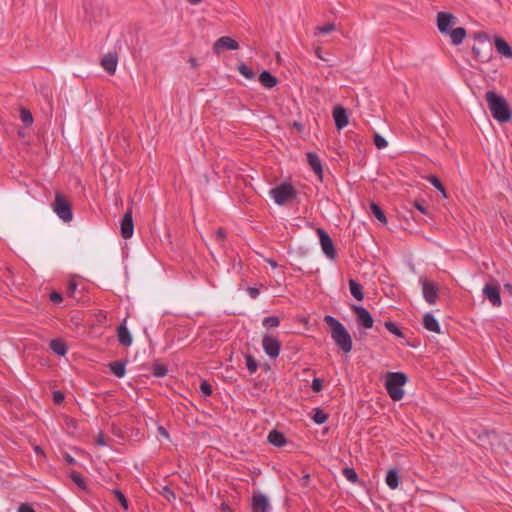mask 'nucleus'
I'll use <instances>...</instances> for the list:
<instances>
[{
	"instance_id": "obj_1",
	"label": "nucleus",
	"mask_w": 512,
	"mask_h": 512,
	"mask_svg": "<svg viewBox=\"0 0 512 512\" xmlns=\"http://www.w3.org/2000/svg\"><path fill=\"white\" fill-rule=\"evenodd\" d=\"M324 321L327 323L331 338L338 349L344 354L350 353L352 351L353 342L345 326L331 315H326Z\"/></svg>"
},
{
	"instance_id": "obj_2",
	"label": "nucleus",
	"mask_w": 512,
	"mask_h": 512,
	"mask_svg": "<svg viewBox=\"0 0 512 512\" xmlns=\"http://www.w3.org/2000/svg\"><path fill=\"white\" fill-rule=\"evenodd\" d=\"M485 99L494 119L500 123L510 121L512 118L511 110L507 101L502 96H499L494 91H488L485 94Z\"/></svg>"
},
{
	"instance_id": "obj_3",
	"label": "nucleus",
	"mask_w": 512,
	"mask_h": 512,
	"mask_svg": "<svg viewBox=\"0 0 512 512\" xmlns=\"http://www.w3.org/2000/svg\"><path fill=\"white\" fill-rule=\"evenodd\" d=\"M408 377L403 372H389L386 375L385 388L388 395L394 401H399L404 396L403 386L407 383Z\"/></svg>"
},
{
	"instance_id": "obj_4",
	"label": "nucleus",
	"mask_w": 512,
	"mask_h": 512,
	"mask_svg": "<svg viewBox=\"0 0 512 512\" xmlns=\"http://www.w3.org/2000/svg\"><path fill=\"white\" fill-rule=\"evenodd\" d=\"M473 38L478 43V46L472 47L474 57L481 63L489 62L493 58V47L489 36L485 32H476Z\"/></svg>"
},
{
	"instance_id": "obj_5",
	"label": "nucleus",
	"mask_w": 512,
	"mask_h": 512,
	"mask_svg": "<svg viewBox=\"0 0 512 512\" xmlns=\"http://www.w3.org/2000/svg\"><path fill=\"white\" fill-rule=\"evenodd\" d=\"M83 9L85 13L84 20L88 23H101L107 16L100 0H84Z\"/></svg>"
},
{
	"instance_id": "obj_6",
	"label": "nucleus",
	"mask_w": 512,
	"mask_h": 512,
	"mask_svg": "<svg viewBox=\"0 0 512 512\" xmlns=\"http://www.w3.org/2000/svg\"><path fill=\"white\" fill-rule=\"evenodd\" d=\"M53 210L64 222H70L73 218L72 206L69 200L60 192H56Z\"/></svg>"
},
{
	"instance_id": "obj_7",
	"label": "nucleus",
	"mask_w": 512,
	"mask_h": 512,
	"mask_svg": "<svg viewBox=\"0 0 512 512\" xmlns=\"http://www.w3.org/2000/svg\"><path fill=\"white\" fill-rule=\"evenodd\" d=\"M270 194L278 205H283L287 201L292 200L296 197V190L292 184L283 182L280 185L272 188Z\"/></svg>"
},
{
	"instance_id": "obj_8",
	"label": "nucleus",
	"mask_w": 512,
	"mask_h": 512,
	"mask_svg": "<svg viewBox=\"0 0 512 512\" xmlns=\"http://www.w3.org/2000/svg\"><path fill=\"white\" fill-rule=\"evenodd\" d=\"M482 292L493 306L499 307L502 304L500 286L495 280L486 283Z\"/></svg>"
},
{
	"instance_id": "obj_9",
	"label": "nucleus",
	"mask_w": 512,
	"mask_h": 512,
	"mask_svg": "<svg viewBox=\"0 0 512 512\" xmlns=\"http://www.w3.org/2000/svg\"><path fill=\"white\" fill-rule=\"evenodd\" d=\"M262 346L265 353L270 358L275 359L278 357L281 349V342L276 337L269 334L264 335L262 340Z\"/></svg>"
},
{
	"instance_id": "obj_10",
	"label": "nucleus",
	"mask_w": 512,
	"mask_h": 512,
	"mask_svg": "<svg viewBox=\"0 0 512 512\" xmlns=\"http://www.w3.org/2000/svg\"><path fill=\"white\" fill-rule=\"evenodd\" d=\"M353 311L356 314V322L359 326L370 329L373 327L374 320L370 312L363 306H354Z\"/></svg>"
},
{
	"instance_id": "obj_11",
	"label": "nucleus",
	"mask_w": 512,
	"mask_h": 512,
	"mask_svg": "<svg viewBox=\"0 0 512 512\" xmlns=\"http://www.w3.org/2000/svg\"><path fill=\"white\" fill-rule=\"evenodd\" d=\"M420 282L422 284L423 297L426 302L430 305L435 304L438 299V286L426 279H421Z\"/></svg>"
},
{
	"instance_id": "obj_12",
	"label": "nucleus",
	"mask_w": 512,
	"mask_h": 512,
	"mask_svg": "<svg viewBox=\"0 0 512 512\" xmlns=\"http://www.w3.org/2000/svg\"><path fill=\"white\" fill-rule=\"evenodd\" d=\"M238 48L239 44L236 40L229 36H222L214 42L212 49L215 54L219 55L224 49L237 50Z\"/></svg>"
},
{
	"instance_id": "obj_13",
	"label": "nucleus",
	"mask_w": 512,
	"mask_h": 512,
	"mask_svg": "<svg viewBox=\"0 0 512 512\" xmlns=\"http://www.w3.org/2000/svg\"><path fill=\"white\" fill-rule=\"evenodd\" d=\"M134 232V222L132 218V209H128L120 223V233L124 239L132 237Z\"/></svg>"
},
{
	"instance_id": "obj_14",
	"label": "nucleus",
	"mask_w": 512,
	"mask_h": 512,
	"mask_svg": "<svg viewBox=\"0 0 512 512\" xmlns=\"http://www.w3.org/2000/svg\"><path fill=\"white\" fill-rule=\"evenodd\" d=\"M322 252L332 261L338 257L335 245L327 232L322 230Z\"/></svg>"
},
{
	"instance_id": "obj_15",
	"label": "nucleus",
	"mask_w": 512,
	"mask_h": 512,
	"mask_svg": "<svg viewBox=\"0 0 512 512\" xmlns=\"http://www.w3.org/2000/svg\"><path fill=\"white\" fill-rule=\"evenodd\" d=\"M332 116L338 130H342L349 123L346 109L341 105H336L333 109Z\"/></svg>"
},
{
	"instance_id": "obj_16",
	"label": "nucleus",
	"mask_w": 512,
	"mask_h": 512,
	"mask_svg": "<svg viewBox=\"0 0 512 512\" xmlns=\"http://www.w3.org/2000/svg\"><path fill=\"white\" fill-rule=\"evenodd\" d=\"M118 63V55L116 52H109L101 59V66L108 74H114Z\"/></svg>"
},
{
	"instance_id": "obj_17",
	"label": "nucleus",
	"mask_w": 512,
	"mask_h": 512,
	"mask_svg": "<svg viewBox=\"0 0 512 512\" xmlns=\"http://www.w3.org/2000/svg\"><path fill=\"white\" fill-rule=\"evenodd\" d=\"M252 510L253 512H270L268 498L261 493L254 495L252 498Z\"/></svg>"
},
{
	"instance_id": "obj_18",
	"label": "nucleus",
	"mask_w": 512,
	"mask_h": 512,
	"mask_svg": "<svg viewBox=\"0 0 512 512\" xmlns=\"http://www.w3.org/2000/svg\"><path fill=\"white\" fill-rule=\"evenodd\" d=\"M454 17L449 12H439L437 15V26L441 33H449Z\"/></svg>"
},
{
	"instance_id": "obj_19",
	"label": "nucleus",
	"mask_w": 512,
	"mask_h": 512,
	"mask_svg": "<svg viewBox=\"0 0 512 512\" xmlns=\"http://www.w3.org/2000/svg\"><path fill=\"white\" fill-rule=\"evenodd\" d=\"M494 44L497 52L501 56L505 58H512V48L505 39L500 36H495Z\"/></svg>"
},
{
	"instance_id": "obj_20",
	"label": "nucleus",
	"mask_w": 512,
	"mask_h": 512,
	"mask_svg": "<svg viewBox=\"0 0 512 512\" xmlns=\"http://www.w3.org/2000/svg\"><path fill=\"white\" fill-rule=\"evenodd\" d=\"M117 337L119 343L125 347H128L132 344V336L125 323H122L118 326Z\"/></svg>"
},
{
	"instance_id": "obj_21",
	"label": "nucleus",
	"mask_w": 512,
	"mask_h": 512,
	"mask_svg": "<svg viewBox=\"0 0 512 512\" xmlns=\"http://www.w3.org/2000/svg\"><path fill=\"white\" fill-rule=\"evenodd\" d=\"M259 82L265 88L271 89L277 85L278 79L269 71L264 70L259 75Z\"/></svg>"
},
{
	"instance_id": "obj_22",
	"label": "nucleus",
	"mask_w": 512,
	"mask_h": 512,
	"mask_svg": "<svg viewBox=\"0 0 512 512\" xmlns=\"http://www.w3.org/2000/svg\"><path fill=\"white\" fill-rule=\"evenodd\" d=\"M423 325L429 331L440 333V325L432 313H426L424 315Z\"/></svg>"
},
{
	"instance_id": "obj_23",
	"label": "nucleus",
	"mask_w": 512,
	"mask_h": 512,
	"mask_svg": "<svg viewBox=\"0 0 512 512\" xmlns=\"http://www.w3.org/2000/svg\"><path fill=\"white\" fill-rule=\"evenodd\" d=\"M50 349L59 356H65L67 353V345L60 338L52 339L49 344Z\"/></svg>"
},
{
	"instance_id": "obj_24",
	"label": "nucleus",
	"mask_w": 512,
	"mask_h": 512,
	"mask_svg": "<svg viewBox=\"0 0 512 512\" xmlns=\"http://www.w3.org/2000/svg\"><path fill=\"white\" fill-rule=\"evenodd\" d=\"M126 362L127 361H123V360L110 362L108 364V367L113 375H115L118 378H122L126 373V369H125Z\"/></svg>"
},
{
	"instance_id": "obj_25",
	"label": "nucleus",
	"mask_w": 512,
	"mask_h": 512,
	"mask_svg": "<svg viewBox=\"0 0 512 512\" xmlns=\"http://www.w3.org/2000/svg\"><path fill=\"white\" fill-rule=\"evenodd\" d=\"M268 442L276 447H282L286 443V438L282 432L272 430L268 435Z\"/></svg>"
},
{
	"instance_id": "obj_26",
	"label": "nucleus",
	"mask_w": 512,
	"mask_h": 512,
	"mask_svg": "<svg viewBox=\"0 0 512 512\" xmlns=\"http://www.w3.org/2000/svg\"><path fill=\"white\" fill-rule=\"evenodd\" d=\"M466 37V30L463 27H457L450 32V38L453 45H460Z\"/></svg>"
},
{
	"instance_id": "obj_27",
	"label": "nucleus",
	"mask_w": 512,
	"mask_h": 512,
	"mask_svg": "<svg viewBox=\"0 0 512 512\" xmlns=\"http://www.w3.org/2000/svg\"><path fill=\"white\" fill-rule=\"evenodd\" d=\"M349 288H350V292H351L352 296L356 300H358V301L363 300V298H364L363 288L358 282H356L354 279H350L349 280Z\"/></svg>"
},
{
	"instance_id": "obj_28",
	"label": "nucleus",
	"mask_w": 512,
	"mask_h": 512,
	"mask_svg": "<svg viewBox=\"0 0 512 512\" xmlns=\"http://www.w3.org/2000/svg\"><path fill=\"white\" fill-rule=\"evenodd\" d=\"M386 484L391 489H396L399 485V473L396 469H390L386 474Z\"/></svg>"
},
{
	"instance_id": "obj_29",
	"label": "nucleus",
	"mask_w": 512,
	"mask_h": 512,
	"mask_svg": "<svg viewBox=\"0 0 512 512\" xmlns=\"http://www.w3.org/2000/svg\"><path fill=\"white\" fill-rule=\"evenodd\" d=\"M307 161L315 174L320 178V158L315 152L307 153Z\"/></svg>"
},
{
	"instance_id": "obj_30",
	"label": "nucleus",
	"mask_w": 512,
	"mask_h": 512,
	"mask_svg": "<svg viewBox=\"0 0 512 512\" xmlns=\"http://www.w3.org/2000/svg\"><path fill=\"white\" fill-rule=\"evenodd\" d=\"M151 371H152V374L158 378L164 377L168 373L167 366L160 363L158 360H155L153 362V364L151 366Z\"/></svg>"
},
{
	"instance_id": "obj_31",
	"label": "nucleus",
	"mask_w": 512,
	"mask_h": 512,
	"mask_svg": "<svg viewBox=\"0 0 512 512\" xmlns=\"http://www.w3.org/2000/svg\"><path fill=\"white\" fill-rule=\"evenodd\" d=\"M427 180L431 183V185L436 189L438 190L442 196L444 198H448V195H447V192H446V189L444 187V185L442 184V182L439 180V178L435 175H429L427 177Z\"/></svg>"
},
{
	"instance_id": "obj_32",
	"label": "nucleus",
	"mask_w": 512,
	"mask_h": 512,
	"mask_svg": "<svg viewBox=\"0 0 512 512\" xmlns=\"http://www.w3.org/2000/svg\"><path fill=\"white\" fill-rule=\"evenodd\" d=\"M370 209L372 214L382 223L387 224V218L385 216L384 211L381 209V207L376 204L375 202L370 203Z\"/></svg>"
},
{
	"instance_id": "obj_33",
	"label": "nucleus",
	"mask_w": 512,
	"mask_h": 512,
	"mask_svg": "<svg viewBox=\"0 0 512 512\" xmlns=\"http://www.w3.org/2000/svg\"><path fill=\"white\" fill-rule=\"evenodd\" d=\"M70 478L80 489L87 490L86 482H85L83 476L79 472L72 471L70 473Z\"/></svg>"
},
{
	"instance_id": "obj_34",
	"label": "nucleus",
	"mask_w": 512,
	"mask_h": 512,
	"mask_svg": "<svg viewBox=\"0 0 512 512\" xmlns=\"http://www.w3.org/2000/svg\"><path fill=\"white\" fill-rule=\"evenodd\" d=\"M238 71L246 79L251 80V79H254V77H255V73L253 72V70L249 66H247L245 63L239 64Z\"/></svg>"
},
{
	"instance_id": "obj_35",
	"label": "nucleus",
	"mask_w": 512,
	"mask_h": 512,
	"mask_svg": "<svg viewBox=\"0 0 512 512\" xmlns=\"http://www.w3.org/2000/svg\"><path fill=\"white\" fill-rule=\"evenodd\" d=\"M246 367L248 371L253 374L257 371L258 363L251 354H245Z\"/></svg>"
},
{
	"instance_id": "obj_36",
	"label": "nucleus",
	"mask_w": 512,
	"mask_h": 512,
	"mask_svg": "<svg viewBox=\"0 0 512 512\" xmlns=\"http://www.w3.org/2000/svg\"><path fill=\"white\" fill-rule=\"evenodd\" d=\"M342 472H343L344 477L348 481H350L352 483H357L359 481L358 475L353 468L346 467L342 470Z\"/></svg>"
},
{
	"instance_id": "obj_37",
	"label": "nucleus",
	"mask_w": 512,
	"mask_h": 512,
	"mask_svg": "<svg viewBox=\"0 0 512 512\" xmlns=\"http://www.w3.org/2000/svg\"><path fill=\"white\" fill-rule=\"evenodd\" d=\"M20 118L25 126H30L33 123V116L31 114V112L25 108H21Z\"/></svg>"
},
{
	"instance_id": "obj_38",
	"label": "nucleus",
	"mask_w": 512,
	"mask_h": 512,
	"mask_svg": "<svg viewBox=\"0 0 512 512\" xmlns=\"http://www.w3.org/2000/svg\"><path fill=\"white\" fill-rule=\"evenodd\" d=\"M280 320L277 316H268L263 319V326L267 329L279 326Z\"/></svg>"
},
{
	"instance_id": "obj_39",
	"label": "nucleus",
	"mask_w": 512,
	"mask_h": 512,
	"mask_svg": "<svg viewBox=\"0 0 512 512\" xmlns=\"http://www.w3.org/2000/svg\"><path fill=\"white\" fill-rule=\"evenodd\" d=\"M384 325H385L386 329L389 332H391L392 334H394L395 336H397L399 338L404 337V334L402 333V331L398 328V326L394 322L386 321Z\"/></svg>"
},
{
	"instance_id": "obj_40",
	"label": "nucleus",
	"mask_w": 512,
	"mask_h": 512,
	"mask_svg": "<svg viewBox=\"0 0 512 512\" xmlns=\"http://www.w3.org/2000/svg\"><path fill=\"white\" fill-rule=\"evenodd\" d=\"M160 494L169 502H172L176 499L175 493L168 486H163Z\"/></svg>"
},
{
	"instance_id": "obj_41",
	"label": "nucleus",
	"mask_w": 512,
	"mask_h": 512,
	"mask_svg": "<svg viewBox=\"0 0 512 512\" xmlns=\"http://www.w3.org/2000/svg\"><path fill=\"white\" fill-rule=\"evenodd\" d=\"M113 493H114L115 497L117 498V500L119 501L121 507L124 510H128L129 505H128V501H127L125 495L120 490H114Z\"/></svg>"
},
{
	"instance_id": "obj_42",
	"label": "nucleus",
	"mask_w": 512,
	"mask_h": 512,
	"mask_svg": "<svg viewBox=\"0 0 512 512\" xmlns=\"http://www.w3.org/2000/svg\"><path fill=\"white\" fill-rule=\"evenodd\" d=\"M374 144L378 149H383V148L387 147L388 142L386 141V139L383 136H381L378 133H375Z\"/></svg>"
},
{
	"instance_id": "obj_43",
	"label": "nucleus",
	"mask_w": 512,
	"mask_h": 512,
	"mask_svg": "<svg viewBox=\"0 0 512 512\" xmlns=\"http://www.w3.org/2000/svg\"><path fill=\"white\" fill-rule=\"evenodd\" d=\"M200 391L205 396H210V395H212V392H213L211 384L206 380H203L201 382Z\"/></svg>"
},
{
	"instance_id": "obj_44",
	"label": "nucleus",
	"mask_w": 512,
	"mask_h": 512,
	"mask_svg": "<svg viewBox=\"0 0 512 512\" xmlns=\"http://www.w3.org/2000/svg\"><path fill=\"white\" fill-rule=\"evenodd\" d=\"M64 399H65V396L61 391L56 390L53 392V402L55 404H57V405L62 404Z\"/></svg>"
},
{
	"instance_id": "obj_45",
	"label": "nucleus",
	"mask_w": 512,
	"mask_h": 512,
	"mask_svg": "<svg viewBox=\"0 0 512 512\" xmlns=\"http://www.w3.org/2000/svg\"><path fill=\"white\" fill-rule=\"evenodd\" d=\"M77 286H78V284H77V282L75 280H70L68 282L67 295L69 297H73L74 296V293H75V291L77 289Z\"/></svg>"
},
{
	"instance_id": "obj_46",
	"label": "nucleus",
	"mask_w": 512,
	"mask_h": 512,
	"mask_svg": "<svg viewBox=\"0 0 512 512\" xmlns=\"http://www.w3.org/2000/svg\"><path fill=\"white\" fill-rule=\"evenodd\" d=\"M49 298L54 304H60L63 300L62 295L57 291H52L49 294Z\"/></svg>"
},
{
	"instance_id": "obj_47",
	"label": "nucleus",
	"mask_w": 512,
	"mask_h": 512,
	"mask_svg": "<svg viewBox=\"0 0 512 512\" xmlns=\"http://www.w3.org/2000/svg\"><path fill=\"white\" fill-rule=\"evenodd\" d=\"M18 512H36L34 508L28 503H22L18 507Z\"/></svg>"
},
{
	"instance_id": "obj_48",
	"label": "nucleus",
	"mask_w": 512,
	"mask_h": 512,
	"mask_svg": "<svg viewBox=\"0 0 512 512\" xmlns=\"http://www.w3.org/2000/svg\"><path fill=\"white\" fill-rule=\"evenodd\" d=\"M95 443L99 446H105L106 440L103 432H99L95 438Z\"/></svg>"
},
{
	"instance_id": "obj_49",
	"label": "nucleus",
	"mask_w": 512,
	"mask_h": 512,
	"mask_svg": "<svg viewBox=\"0 0 512 512\" xmlns=\"http://www.w3.org/2000/svg\"><path fill=\"white\" fill-rule=\"evenodd\" d=\"M333 30H335L334 23H327V24L322 25V35L328 34Z\"/></svg>"
},
{
	"instance_id": "obj_50",
	"label": "nucleus",
	"mask_w": 512,
	"mask_h": 512,
	"mask_svg": "<svg viewBox=\"0 0 512 512\" xmlns=\"http://www.w3.org/2000/svg\"><path fill=\"white\" fill-rule=\"evenodd\" d=\"M247 292L252 299H256L260 294L259 289L256 287H248Z\"/></svg>"
},
{
	"instance_id": "obj_51",
	"label": "nucleus",
	"mask_w": 512,
	"mask_h": 512,
	"mask_svg": "<svg viewBox=\"0 0 512 512\" xmlns=\"http://www.w3.org/2000/svg\"><path fill=\"white\" fill-rule=\"evenodd\" d=\"M215 237L218 241H223L226 238V232L223 228H218Z\"/></svg>"
},
{
	"instance_id": "obj_52",
	"label": "nucleus",
	"mask_w": 512,
	"mask_h": 512,
	"mask_svg": "<svg viewBox=\"0 0 512 512\" xmlns=\"http://www.w3.org/2000/svg\"><path fill=\"white\" fill-rule=\"evenodd\" d=\"M313 416L312 419L316 424H320V407H315L313 409Z\"/></svg>"
},
{
	"instance_id": "obj_53",
	"label": "nucleus",
	"mask_w": 512,
	"mask_h": 512,
	"mask_svg": "<svg viewBox=\"0 0 512 512\" xmlns=\"http://www.w3.org/2000/svg\"><path fill=\"white\" fill-rule=\"evenodd\" d=\"M312 389L315 392H320V378L315 377L312 381Z\"/></svg>"
},
{
	"instance_id": "obj_54",
	"label": "nucleus",
	"mask_w": 512,
	"mask_h": 512,
	"mask_svg": "<svg viewBox=\"0 0 512 512\" xmlns=\"http://www.w3.org/2000/svg\"><path fill=\"white\" fill-rule=\"evenodd\" d=\"M64 459L65 461L69 464V465H75L76 464V460L75 458H73L70 454H65L64 456Z\"/></svg>"
},
{
	"instance_id": "obj_55",
	"label": "nucleus",
	"mask_w": 512,
	"mask_h": 512,
	"mask_svg": "<svg viewBox=\"0 0 512 512\" xmlns=\"http://www.w3.org/2000/svg\"><path fill=\"white\" fill-rule=\"evenodd\" d=\"M415 207L423 214H427V209L418 201L414 203Z\"/></svg>"
},
{
	"instance_id": "obj_56",
	"label": "nucleus",
	"mask_w": 512,
	"mask_h": 512,
	"mask_svg": "<svg viewBox=\"0 0 512 512\" xmlns=\"http://www.w3.org/2000/svg\"><path fill=\"white\" fill-rule=\"evenodd\" d=\"M220 510L222 512H232L230 506L226 502L221 503Z\"/></svg>"
},
{
	"instance_id": "obj_57",
	"label": "nucleus",
	"mask_w": 512,
	"mask_h": 512,
	"mask_svg": "<svg viewBox=\"0 0 512 512\" xmlns=\"http://www.w3.org/2000/svg\"><path fill=\"white\" fill-rule=\"evenodd\" d=\"M292 126H293L294 128H296L298 131H302V130L304 129L303 124H302V123H300V122H298V121H294V122L292 123Z\"/></svg>"
},
{
	"instance_id": "obj_58",
	"label": "nucleus",
	"mask_w": 512,
	"mask_h": 512,
	"mask_svg": "<svg viewBox=\"0 0 512 512\" xmlns=\"http://www.w3.org/2000/svg\"><path fill=\"white\" fill-rule=\"evenodd\" d=\"M309 480H310V475H309V474H305V475L301 478L302 484H303L304 486L308 485Z\"/></svg>"
},
{
	"instance_id": "obj_59",
	"label": "nucleus",
	"mask_w": 512,
	"mask_h": 512,
	"mask_svg": "<svg viewBox=\"0 0 512 512\" xmlns=\"http://www.w3.org/2000/svg\"><path fill=\"white\" fill-rule=\"evenodd\" d=\"M189 64L191 65L192 68H196L198 66L197 59L195 57H191L189 59Z\"/></svg>"
},
{
	"instance_id": "obj_60",
	"label": "nucleus",
	"mask_w": 512,
	"mask_h": 512,
	"mask_svg": "<svg viewBox=\"0 0 512 512\" xmlns=\"http://www.w3.org/2000/svg\"><path fill=\"white\" fill-rule=\"evenodd\" d=\"M158 431H159V433H160L161 435H163V436H165V437H167V438L169 437V433H168V431H167L164 427H159V428H158Z\"/></svg>"
},
{
	"instance_id": "obj_61",
	"label": "nucleus",
	"mask_w": 512,
	"mask_h": 512,
	"mask_svg": "<svg viewBox=\"0 0 512 512\" xmlns=\"http://www.w3.org/2000/svg\"><path fill=\"white\" fill-rule=\"evenodd\" d=\"M314 52H315L316 57L320 59V53H321L320 45L314 44Z\"/></svg>"
},
{
	"instance_id": "obj_62",
	"label": "nucleus",
	"mask_w": 512,
	"mask_h": 512,
	"mask_svg": "<svg viewBox=\"0 0 512 512\" xmlns=\"http://www.w3.org/2000/svg\"><path fill=\"white\" fill-rule=\"evenodd\" d=\"M303 321L305 322V324H309L310 321L316 322V318L309 316L307 319L304 318Z\"/></svg>"
},
{
	"instance_id": "obj_63",
	"label": "nucleus",
	"mask_w": 512,
	"mask_h": 512,
	"mask_svg": "<svg viewBox=\"0 0 512 512\" xmlns=\"http://www.w3.org/2000/svg\"><path fill=\"white\" fill-rule=\"evenodd\" d=\"M34 450H35V452H36L37 454H43V450H42V448H41V447H39V446H36V447L34 448Z\"/></svg>"
},
{
	"instance_id": "obj_64",
	"label": "nucleus",
	"mask_w": 512,
	"mask_h": 512,
	"mask_svg": "<svg viewBox=\"0 0 512 512\" xmlns=\"http://www.w3.org/2000/svg\"><path fill=\"white\" fill-rule=\"evenodd\" d=\"M189 3L193 4V5H197L199 3L202 2V0H187Z\"/></svg>"
}]
</instances>
